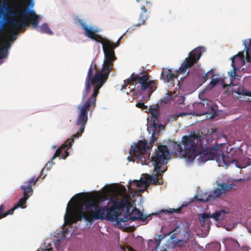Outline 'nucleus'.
Returning <instances> with one entry per match:
<instances>
[{
  "label": "nucleus",
  "instance_id": "obj_9",
  "mask_svg": "<svg viewBox=\"0 0 251 251\" xmlns=\"http://www.w3.org/2000/svg\"><path fill=\"white\" fill-rule=\"evenodd\" d=\"M40 176L38 177L33 176L30 179L25 182L24 185L21 186L20 188L23 191L24 197L21 198L18 202L15 205L14 207L7 211L4 212V206L3 204H0V206H2V209L1 214L3 215V218L8 215L13 214L14 211L18 207L25 208V203L27 200L33 194V189L32 186L35 185L40 178Z\"/></svg>",
  "mask_w": 251,
  "mask_h": 251
},
{
  "label": "nucleus",
  "instance_id": "obj_26",
  "mask_svg": "<svg viewBox=\"0 0 251 251\" xmlns=\"http://www.w3.org/2000/svg\"><path fill=\"white\" fill-rule=\"evenodd\" d=\"M133 182H135L136 186L139 187H142L147 183L146 180H134Z\"/></svg>",
  "mask_w": 251,
  "mask_h": 251
},
{
  "label": "nucleus",
  "instance_id": "obj_21",
  "mask_svg": "<svg viewBox=\"0 0 251 251\" xmlns=\"http://www.w3.org/2000/svg\"><path fill=\"white\" fill-rule=\"evenodd\" d=\"M220 247L219 243L213 242L208 244L207 248L209 251H220Z\"/></svg>",
  "mask_w": 251,
  "mask_h": 251
},
{
  "label": "nucleus",
  "instance_id": "obj_29",
  "mask_svg": "<svg viewBox=\"0 0 251 251\" xmlns=\"http://www.w3.org/2000/svg\"><path fill=\"white\" fill-rule=\"evenodd\" d=\"M163 237L161 234L158 236L157 238L155 239V244L157 246H158L161 242V241L163 239Z\"/></svg>",
  "mask_w": 251,
  "mask_h": 251
},
{
  "label": "nucleus",
  "instance_id": "obj_4",
  "mask_svg": "<svg viewBox=\"0 0 251 251\" xmlns=\"http://www.w3.org/2000/svg\"><path fill=\"white\" fill-rule=\"evenodd\" d=\"M10 7L7 3H3L0 9V18L2 19L0 20V33L4 31V22L3 19L13 27L16 29H20L28 26L29 25H32L34 28H36L41 20L40 15L36 14V12L32 9H28L24 7H21L19 10L16 12H11L8 13V15L12 19H8L3 16L5 11L8 12L11 10ZM10 47V45L8 43H4L2 46L0 47V60L6 58L8 55V50Z\"/></svg>",
  "mask_w": 251,
  "mask_h": 251
},
{
  "label": "nucleus",
  "instance_id": "obj_30",
  "mask_svg": "<svg viewBox=\"0 0 251 251\" xmlns=\"http://www.w3.org/2000/svg\"><path fill=\"white\" fill-rule=\"evenodd\" d=\"M244 44L245 45V48L247 49V54L246 59L247 62H250V61H251V56L249 54H248V50H249V48H247L246 44L245 43H244Z\"/></svg>",
  "mask_w": 251,
  "mask_h": 251
},
{
  "label": "nucleus",
  "instance_id": "obj_14",
  "mask_svg": "<svg viewBox=\"0 0 251 251\" xmlns=\"http://www.w3.org/2000/svg\"><path fill=\"white\" fill-rule=\"evenodd\" d=\"M141 9L142 10V13L140 14L139 18V22L137 24L134 25L129 28H128V29L126 30V33H127L128 32H131V31L134 30L135 27L137 26H140L142 25H143L146 22V21L147 19V16L146 15L147 13V9L145 8L144 6H142L141 7Z\"/></svg>",
  "mask_w": 251,
  "mask_h": 251
},
{
  "label": "nucleus",
  "instance_id": "obj_11",
  "mask_svg": "<svg viewBox=\"0 0 251 251\" xmlns=\"http://www.w3.org/2000/svg\"><path fill=\"white\" fill-rule=\"evenodd\" d=\"M233 188V185L226 183H221L217 184V186L214 190L211 191L210 194L206 198L195 197L196 200L200 202H205L212 201L220 197L222 195L226 194Z\"/></svg>",
  "mask_w": 251,
  "mask_h": 251
},
{
  "label": "nucleus",
  "instance_id": "obj_17",
  "mask_svg": "<svg viewBox=\"0 0 251 251\" xmlns=\"http://www.w3.org/2000/svg\"><path fill=\"white\" fill-rule=\"evenodd\" d=\"M177 77V75H174L171 69H169L166 71H163L161 73L162 79L167 82L174 80L175 78Z\"/></svg>",
  "mask_w": 251,
  "mask_h": 251
},
{
  "label": "nucleus",
  "instance_id": "obj_13",
  "mask_svg": "<svg viewBox=\"0 0 251 251\" xmlns=\"http://www.w3.org/2000/svg\"><path fill=\"white\" fill-rule=\"evenodd\" d=\"M151 218L150 215L146 216L141 211L136 208H134L131 212L130 220L132 221L139 220L142 222H146Z\"/></svg>",
  "mask_w": 251,
  "mask_h": 251
},
{
  "label": "nucleus",
  "instance_id": "obj_37",
  "mask_svg": "<svg viewBox=\"0 0 251 251\" xmlns=\"http://www.w3.org/2000/svg\"><path fill=\"white\" fill-rule=\"evenodd\" d=\"M169 246H168V247L167 248H164L163 250H162L161 251H170L169 250Z\"/></svg>",
  "mask_w": 251,
  "mask_h": 251
},
{
  "label": "nucleus",
  "instance_id": "obj_2",
  "mask_svg": "<svg viewBox=\"0 0 251 251\" xmlns=\"http://www.w3.org/2000/svg\"><path fill=\"white\" fill-rule=\"evenodd\" d=\"M111 201L112 204L110 207L100 206L95 199L85 197L83 203L78 206L76 210L69 211L68 207L67 208L65 224L71 225L83 218L90 223L97 220H107L115 222L117 226H121V223L126 220L120 216L125 210L126 213H129L132 207L129 198L125 194L122 198L111 199Z\"/></svg>",
  "mask_w": 251,
  "mask_h": 251
},
{
  "label": "nucleus",
  "instance_id": "obj_39",
  "mask_svg": "<svg viewBox=\"0 0 251 251\" xmlns=\"http://www.w3.org/2000/svg\"><path fill=\"white\" fill-rule=\"evenodd\" d=\"M15 38H16L15 37L13 36L11 41H13L14 40H15Z\"/></svg>",
  "mask_w": 251,
  "mask_h": 251
},
{
  "label": "nucleus",
  "instance_id": "obj_15",
  "mask_svg": "<svg viewBox=\"0 0 251 251\" xmlns=\"http://www.w3.org/2000/svg\"><path fill=\"white\" fill-rule=\"evenodd\" d=\"M232 91L237 94L238 95L251 97V92L248 91L241 85H233L232 87Z\"/></svg>",
  "mask_w": 251,
  "mask_h": 251
},
{
  "label": "nucleus",
  "instance_id": "obj_16",
  "mask_svg": "<svg viewBox=\"0 0 251 251\" xmlns=\"http://www.w3.org/2000/svg\"><path fill=\"white\" fill-rule=\"evenodd\" d=\"M228 213V211L225 209L217 210L212 214V218L217 222L222 221L224 220L226 214Z\"/></svg>",
  "mask_w": 251,
  "mask_h": 251
},
{
  "label": "nucleus",
  "instance_id": "obj_3",
  "mask_svg": "<svg viewBox=\"0 0 251 251\" xmlns=\"http://www.w3.org/2000/svg\"><path fill=\"white\" fill-rule=\"evenodd\" d=\"M204 135L200 134V131H192L189 135L183 136L180 143H172V153L176 157L186 158L189 161L194 160L200 155L199 160L202 162L216 159L217 150L215 148H202V139Z\"/></svg>",
  "mask_w": 251,
  "mask_h": 251
},
{
  "label": "nucleus",
  "instance_id": "obj_28",
  "mask_svg": "<svg viewBox=\"0 0 251 251\" xmlns=\"http://www.w3.org/2000/svg\"><path fill=\"white\" fill-rule=\"evenodd\" d=\"M136 106L141 108L142 110H146L148 108V106L144 104V103L142 102H137L136 104Z\"/></svg>",
  "mask_w": 251,
  "mask_h": 251
},
{
  "label": "nucleus",
  "instance_id": "obj_43",
  "mask_svg": "<svg viewBox=\"0 0 251 251\" xmlns=\"http://www.w3.org/2000/svg\"><path fill=\"white\" fill-rule=\"evenodd\" d=\"M50 163V161H49L48 163L46 164V167H47L48 166V165Z\"/></svg>",
  "mask_w": 251,
  "mask_h": 251
},
{
  "label": "nucleus",
  "instance_id": "obj_34",
  "mask_svg": "<svg viewBox=\"0 0 251 251\" xmlns=\"http://www.w3.org/2000/svg\"><path fill=\"white\" fill-rule=\"evenodd\" d=\"M2 209V206H0V219H1L2 218H3V216H4L3 215H2L1 214V212Z\"/></svg>",
  "mask_w": 251,
  "mask_h": 251
},
{
  "label": "nucleus",
  "instance_id": "obj_22",
  "mask_svg": "<svg viewBox=\"0 0 251 251\" xmlns=\"http://www.w3.org/2000/svg\"><path fill=\"white\" fill-rule=\"evenodd\" d=\"M237 57H238L240 60L244 62V64L245 61L244 59V51H242L238 52V53L237 54L234 55L233 57H232L231 58V60H232L231 65L234 69H235V66L234 65V59Z\"/></svg>",
  "mask_w": 251,
  "mask_h": 251
},
{
  "label": "nucleus",
  "instance_id": "obj_10",
  "mask_svg": "<svg viewBox=\"0 0 251 251\" xmlns=\"http://www.w3.org/2000/svg\"><path fill=\"white\" fill-rule=\"evenodd\" d=\"M202 49H204V47H198L189 53L188 57L185 59L179 68V74H184L188 68H191L197 63L202 55Z\"/></svg>",
  "mask_w": 251,
  "mask_h": 251
},
{
  "label": "nucleus",
  "instance_id": "obj_33",
  "mask_svg": "<svg viewBox=\"0 0 251 251\" xmlns=\"http://www.w3.org/2000/svg\"><path fill=\"white\" fill-rule=\"evenodd\" d=\"M132 186V185H131V180L129 182V184H128V189L130 191H132V188L131 187Z\"/></svg>",
  "mask_w": 251,
  "mask_h": 251
},
{
  "label": "nucleus",
  "instance_id": "obj_31",
  "mask_svg": "<svg viewBox=\"0 0 251 251\" xmlns=\"http://www.w3.org/2000/svg\"><path fill=\"white\" fill-rule=\"evenodd\" d=\"M208 74H211L212 75H213V73L212 70H210V71H208L207 73H206L203 76L204 81H205L208 79Z\"/></svg>",
  "mask_w": 251,
  "mask_h": 251
},
{
  "label": "nucleus",
  "instance_id": "obj_20",
  "mask_svg": "<svg viewBox=\"0 0 251 251\" xmlns=\"http://www.w3.org/2000/svg\"><path fill=\"white\" fill-rule=\"evenodd\" d=\"M39 31L44 33H47L49 35L53 34L52 31L49 28L48 24H43L39 27Z\"/></svg>",
  "mask_w": 251,
  "mask_h": 251
},
{
  "label": "nucleus",
  "instance_id": "obj_24",
  "mask_svg": "<svg viewBox=\"0 0 251 251\" xmlns=\"http://www.w3.org/2000/svg\"><path fill=\"white\" fill-rule=\"evenodd\" d=\"M172 95L171 92H168L167 94V96L160 100V102L161 103H167L171 100V97Z\"/></svg>",
  "mask_w": 251,
  "mask_h": 251
},
{
  "label": "nucleus",
  "instance_id": "obj_38",
  "mask_svg": "<svg viewBox=\"0 0 251 251\" xmlns=\"http://www.w3.org/2000/svg\"><path fill=\"white\" fill-rule=\"evenodd\" d=\"M251 45V39H249L248 45L250 46Z\"/></svg>",
  "mask_w": 251,
  "mask_h": 251
},
{
  "label": "nucleus",
  "instance_id": "obj_18",
  "mask_svg": "<svg viewBox=\"0 0 251 251\" xmlns=\"http://www.w3.org/2000/svg\"><path fill=\"white\" fill-rule=\"evenodd\" d=\"M206 108L207 109L203 112V115L211 114V117H214L217 115L216 107L213 105L212 101L206 103Z\"/></svg>",
  "mask_w": 251,
  "mask_h": 251
},
{
  "label": "nucleus",
  "instance_id": "obj_45",
  "mask_svg": "<svg viewBox=\"0 0 251 251\" xmlns=\"http://www.w3.org/2000/svg\"><path fill=\"white\" fill-rule=\"evenodd\" d=\"M125 34H126V33H124V34L122 36H123Z\"/></svg>",
  "mask_w": 251,
  "mask_h": 251
},
{
  "label": "nucleus",
  "instance_id": "obj_40",
  "mask_svg": "<svg viewBox=\"0 0 251 251\" xmlns=\"http://www.w3.org/2000/svg\"><path fill=\"white\" fill-rule=\"evenodd\" d=\"M126 188H123V192H124V193H125V192H126Z\"/></svg>",
  "mask_w": 251,
  "mask_h": 251
},
{
  "label": "nucleus",
  "instance_id": "obj_42",
  "mask_svg": "<svg viewBox=\"0 0 251 251\" xmlns=\"http://www.w3.org/2000/svg\"><path fill=\"white\" fill-rule=\"evenodd\" d=\"M49 251H52V248L49 249Z\"/></svg>",
  "mask_w": 251,
  "mask_h": 251
},
{
  "label": "nucleus",
  "instance_id": "obj_41",
  "mask_svg": "<svg viewBox=\"0 0 251 251\" xmlns=\"http://www.w3.org/2000/svg\"><path fill=\"white\" fill-rule=\"evenodd\" d=\"M222 158H223V161L225 162V157L224 156H223Z\"/></svg>",
  "mask_w": 251,
  "mask_h": 251
},
{
  "label": "nucleus",
  "instance_id": "obj_23",
  "mask_svg": "<svg viewBox=\"0 0 251 251\" xmlns=\"http://www.w3.org/2000/svg\"><path fill=\"white\" fill-rule=\"evenodd\" d=\"M226 244L227 246L229 244L232 245L234 249L238 248L239 247V244L237 241L233 239H227L226 241Z\"/></svg>",
  "mask_w": 251,
  "mask_h": 251
},
{
  "label": "nucleus",
  "instance_id": "obj_32",
  "mask_svg": "<svg viewBox=\"0 0 251 251\" xmlns=\"http://www.w3.org/2000/svg\"><path fill=\"white\" fill-rule=\"evenodd\" d=\"M218 82V81L216 79H213L210 82V84L211 85L212 87H214L215 85L217 84Z\"/></svg>",
  "mask_w": 251,
  "mask_h": 251
},
{
  "label": "nucleus",
  "instance_id": "obj_25",
  "mask_svg": "<svg viewBox=\"0 0 251 251\" xmlns=\"http://www.w3.org/2000/svg\"><path fill=\"white\" fill-rule=\"evenodd\" d=\"M212 218V214L210 213H203L201 214V216L199 217L200 221H205L209 218Z\"/></svg>",
  "mask_w": 251,
  "mask_h": 251
},
{
  "label": "nucleus",
  "instance_id": "obj_35",
  "mask_svg": "<svg viewBox=\"0 0 251 251\" xmlns=\"http://www.w3.org/2000/svg\"><path fill=\"white\" fill-rule=\"evenodd\" d=\"M63 232H64L63 234L65 236V235H66V234L68 232V229H67V228H66V229H65V228L64 227V228H63Z\"/></svg>",
  "mask_w": 251,
  "mask_h": 251
},
{
  "label": "nucleus",
  "instance_id": "obj_6",
  "mask_svg": "<svg viewBox=\"0 0 251 251\" xmlns=\"http://www.w3.org/2000/svg\"><path fill=\"white\" fill-rule=\"evenodd\" d=\"M170 233H172L171 239L174 247L181 248L187 245L188 248L192 249L199 246L187 224L177 222L176 227Z\"/></svg>",
  "mask_w": 251,
  "mask_h": 251
},
{
  "label": "nucleus",
  "instance_id": "obj_7",
  "mask_svg": "<svg viewBox=\"0 0 251 251\" xmlns=\"http://www.w3.org/2000/svg\"><path fill=\"white\" fill-rule=\"evenodd\" d=\"M155 140V134L153 133L151 135L149 145L145 140L139 141L134 147L131 146L130 151V156H128L127 159L129 161L133 162L136 161L142 165L148 164L150 162L149 150L153 146Z\"/></svg>",
  "mask_w": 251,
  "mask_h": 251
},
{
  "label": "nucleus",
  "instance_id": "obj_8",
  "mask_svg": "<svg viewBox=\"0 0 251 251\" xmlns=\"http://www.w3.org/2000/svg\"><path fill=\"white\" fill-rule=\"evenodd\" d=\"M170 158V154L167 146L162 145H158L155 153L151 157L156 174L153 176L148 175L147 179L157 180L161 176L160 173H163L166 171V170H162V167L167 164Z\"/></svg>",
  "mask_w": 251,
  "mask_h": 251
},
{
  "label": "nucleus",
  "instance_id": "obj_27",
  "mask_svg": "<svg viewBox=\"0 0 251 251\" xmlns=\"http://www.w3.org/2000/svg\"><path fill=\"white\" fill-rule=\"evenodd\" d=\"M165 211L170 213H179L181 211V208L179 207L177 209L170 208L169 210H166Z\"/></svg>",
  "mask_w": 251,
  "mask_h": 251
},
{
  "label": "nucleus",
  "instance_id": "obj_12",
  "mask_svg": "<svg viewBox=\"0 0 251 251\" xmlns=\"http://www.w3.org/2000/svg\"><path fill=\"white\" fill-rule=\"evenodd\" d=\"M78 21L84 30V33L86 36L101 44L103 39L100 35L97 34L99 32V30L97 28L93 26H88L82 20L79 19Z\"/></svg>",
  "mask_w": 251,
  "mask_h": 251
},
{
  "label": "nucleus",
  "instance_id": "obj_44",
  "mask_svg": "<svg viewBox=\"0 0 251 251\" xmlns=\"http://www.w3.org/2000/svg\"><path fill=\"white\" fill-rule=\"evenodd\" d=\"M232 162H236V160H232Z\"/></svg>",
  "mask_w": 251,
  "mask_h": 251
},
{
  "label": "nucleus",
  "instance_id": "obj_19",
  "mask_svg": "<svg viewBox=\"0 0 251 251\" xmlns=\"http://www.w3.org/2000/svg\"><path fill=\"white\" fill-rule=\"evenodd\" d=\"M148 110H149V112L151 113L152 115V118L153 119V121L155 122L156 121L158 120V118L159 116V112L158 109L157 108H155L154 107L151 106Z\"/></svg>",
  "mask_w": 251,
  "mask_h": 251
},
{
  "label": "nucleus",
  "instance_id": "obj_36",
  "mask_svg": "<svg viewBox=\"0 0 251 251\" xmlns=\"http://www.w3.org/2000/svg\"><path fill=\"white\" fill-rule=\"evenodd\" d=\"M201 226H205V221H201Z\"/></svg>",
  "mask_w": 251,
  "mask_h": 251
},
{
  "label": "nucleus",
  "instance_id": "obj_1",
  "mask_svg": "<svg viewBox=\"0 0 251 251\" xmlns=\"http://www.w3.org/2000/svg\"><path fill=\"white\" fill-rule=\"evenodd\" d=\"M121 36L116 43L106 40L102 41L103 51L104 55L102 68L98 71L93 76V69L91 64L89 68L85 82V93L82 95V100L86 99L87 95L90 93L91 86L93 87V92L91 96L84 101L82 105L78 106L79 113L76 120V125L80 126L79 130L68 139L67 141H74V138H79L84 132L88 121V112L91 109L94 110L96 105V98L99 93V90L107 80L109 74L113 69L114 62L117 59L115 56L114 49L120 45V41L122 39Z\"/></svg>",
  "mask_w": 251,
  "mask_h": 251
},
{
  "label": "nucleus",
  "instance_id": "obj_5",
  "mask_svg": "<svg viewBox=\"0 0 251 251\" xmlns=\"http://www.w3.org/2000/svg\"><path fill=\"white\" fill-rule=\"evenodd\" d=\"M149 78L150 75L148 73L142 75L133 73L129 78L124 81V84L122 85L121 90L125 92L124 90L130 85L129 91L126 92L127 94L132 92L133 96L137 97L147 92L150 98L157 87L155 80H149Z\"/></svg>",
  "mask_w": 251,
  "mask_h": 251
}]
</instances>
